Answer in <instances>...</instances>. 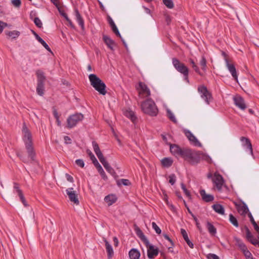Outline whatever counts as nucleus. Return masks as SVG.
Instances as JSON below:
<instances>
[{"label":"nucleus","instance_id":"nucleus-1","mask_svg":"<svg viewBox=\"0 0 259 259\" xmlns=\"http://www.w3.org/2000/svg\"><path fill=\"white\" fill-rule=\"evenodd\" d=\"M171 153L176 157H181L192 165L197 164L201 160L211 163L212 160L207 154L200 151L192 150L188 148H181L177 144H169Z\"/></svg>","mask_w":259,"mask_h":259},{"label":"nucleus","instance_id":"nucleus-2","mask_svg":"<svg viewBox=\"0 0 259 259\" xmlns=\"http://www.w3.org/2000/svg\"><path fill=\"white\" fill-rule=\"evenodd\" d=\"M22 131L23 133L22 140L24 143L28 157L24 156L20 152H17L16 155L24 163H28L29 159L31 161L34 162L36 161V153L33 147L32 136L25 123H23Z\"/></svg>","mask_w":259,"mask_h":259},{"label":"nucleus","instance_id":"nucleus-3","mask_svg":"<svg viewBox=\"0 0 259 259\" xmlns=\"http://www.w3.org/2000/svg\"><path fill=\"white\" fill-rule=\"evenodd\" d=\"M135 231L137 236L141 239L147 248V255L149 259H154L159 253L157 247L150 244L149 241L139 227L136 226Z\"/></svg>","mask_w":259,"mask_h":259},{"label":"nucleus","instance_id":"nucleus-4","mask_svg":"<svg viewBox=\"0 0 259 259\" xmlns=\"http://www.w3.org/2000/svg\"><path fill=\"white\" fill-rule=\"evenodd\" d=\"M89 78L91 85L98 91L100 94L102 95H105L106 94V85L99 77L95 74H91L89 75Z\"/></svg>","mask_w":259,"mask_h":259},{"label":"nucleus","instance_id":"nucleus-5","mask_svg":"<svg viewBox=\"0 0 259 259\" xmlns=\"http://www.w3.org/2000/svg\"><path fill=\"white\" fill-rule=\"evenodd\" d=\"M142 111L151 116L157 115L158 110L155 102L151 99H148L141 104Z\"/></svg>","mask_w":259,"mask_h":259},{"label":"nucleus","instance_id":"nucleus-6","mask_svg":"<svg viewBox=\"0 0 259 259\" xmlns=\"http://www.w3.org/2000/svg\"><path fill=\"white\" fill-rule=\"evenodd\" d=\"M36 75L37 76L36 93L39 96H42L44 95L45 82L46 77L44 72L40 70L36 71Z\"/></svg>","mask_w":259,"mask_h":259},{"label":"nucleus","instance_id":"nucleus-7","mask_svg":"<svg viewBox=\"0 0 259 259\" xmlns=\"http://www.w3.org/2000/svg\"><path fill=\"white\" fill-rule=\"evenodd\" d=\"M83 118V115L81 113H76L68 117L67 120V126L71 128L76 125L77 123L81 121Z\"/></svg>","mask_w":259,"mask_h":259},{"label":"nucleus","instance_id":"nucleus-8","mask_svg":"<svg viewBox=\"0 0 259 259\" xmlns=\"http://www.w3.org/2000/svg\"><path fill=\"white\" fill-rule=\"evenodd\" d=\"M198 92L200 94V96L207 104H209L210 102L212 100L211 93L209 92L205 85H200L198 88Z\"/></svg>","mask_w":259,"mask_h":259},{"label":"nucleus","instance_id":"nucleus-9","mask_svg":"<svg viewBox=\"0 0 259 259\" xmlns=\"http://www.w3.org/2000/svg\"><path fill=\"white\" fill-rule=\"evenodd\" d=\"M172 63L175 68L180 73L184 74L189 72V68L185 64L176 58L172 59Z\"/></svg>","mask_w":259,"mask_h":259},{"label":"nucleus","instance_id":"nucleus-10","mask_svg":"<svg viewBox=\"0 0 259 259\" xmlns=\"http://www.w3.org/2000/svg\"><path fill=\"white\" fill-rule=\"evenodd\" d=\"M212 180L214 186L217 188L218 191L221 192L222 190V187L225 184V180L223 176L219 173L215 172Z\"/></svg>","mask_w":259,"mask_h":259},{"label":"nucleus","instance_id":"nucleus-11","mask_svg":"<svg viewBox=\"0 0 259 259\" xmlns=\"http://www.w3.org/2000/svg\"><path fill=\"white\" fill-rule=\"evenodd\" d=\"M184 133L191 144L195 146L199 147L202 146L201 143L197 140L196 137L194 136V135L189 130H185L184 131Z\"/></svg>","mask_w":259,"mask_h":259},{"label":"nucleus","instance_id":"nucleus-12","mask_svg":"<svg viewBox=\"0 0 259 259\" xmlns=\"http://www.w3.org/2000/svg\"><path fill=\"white\" fill-rule=\"evenodd\" d=\"M14 193L18 195L20 201L25 207H27L28 205L23 194L22 191L20 189L19 184L17 183H14Z\"/></svg>","mask_w":259,"mask_h":259},{"label":"nucleus","instance_id":"nucleus-13","mask_svg":"<svg viewBox=\"0 0 259 259\" xmlns=\"http://www.w3.org/2000/svg\"><path fill=\"white\" fill-rule=\"evenodd\" d=\"M233 101L235 105L241 110H244L247 108L245 101L241 96L237 95L234 97Z\"/></svg>","mask_w":259,"mask_h":259},{"label":"nucleus","instance_id":"nucleus-14","mask_svg":"<svg viewBox=\"0 0 259 259\" xmlns=\"http://www.w3.org/2000/svg\"><path fill=\"white\" fill-rule=\"evenodd\" d=\"M238 212L242 215H245L249 212V209L247 205L243 201L241 203H234Z\"/></svg>","mask_w":259,"mask_h":259},{"label":"nucleus","instance_id":"nucleus-15","mask_svg":"<svg viewBox=\"0 0 259 259\" xmlns=\"http://www.w3.org/2000/svg\"><path fill=\"white\" fill-rule=\"evenodd\" d=\"M66 193L68 196L70 201L73 202L74 204L78 205L79 203L77 196L75 192L73 191V188H69L66 190Z\"/></svg>","mask_w":259,"mask_h":259},{"label":"nucleus","instance_id":"nucleus-16","mask_svg":"<svg viewBox=\"0 0 259 259\" xmlns=\"http://www.w3.org/2000/svg\"><path fill=\"white\" fill-rule=\"evenodd\" d=\"M241 142H242V145L243 147L248 149L249 151V153L253 156V149L250 140L248 138L245 137H241L240 139Z\"/></svg>","mask_w":259,"mask_h":259},{"label":"nucleus","instance_id":"nucleus-17","mask_svg":"<svg viewBox=\"0 0 259 259\" xmlns=\"http://www.w3.org/2000/svg\"><path fill=\"white\" fill-rule=\"evenodd\" d=\"M226 67L229 72L231 73L234 79L238 82V74L235 65L233 63H230L229 60H226Z\"/></svg>","mask_w":259,"mask_h":259},{"label":"nucleus","instance_id":"nucleus-18","mask_svg":"<svg viewBox=\"0 0 259 259\" xmlns=\"http://www.w3.org/2000/svg\"><path fill=\"white\" fill-rule=\"evenodd\" d=\"M244 228L246 231V238L247 240L255 246L259 245V241L257 239L254 238L248 228L246 226Z\"/></svg>","mask_w":259,"mask_h":259},{"label":"nucleus","instance_id":"nucleus-19","mask_svg":"<svg viewBox=\"0 0 259 259\" xmlns=\"http://www.w3.org/2000/svg\"><path fill=\"white\" fill-rule=\"evenodd\" d=\"M103 40L104 43L106 45L107 47L111 51H114V47L115 46L116 44L115 41L112 39L108 35L103 34Z\"/></svg>","mask_w":259,"mask_h":259},{"label":"nucleus","instance_id":"nucleus-20","mask_svg":"<svg viewBox=\"0 0 259 259\" xmlns=\"http://www.w3.org/2000/svg\"><path fill=\"white\" fill-rule=\"evenodd\" d=\"M107 21L108 23L109 24L113 32L115 34V35L119 37L120 38H121V35H120V33L115 25V23L114 22L112 19L111 18L110 16H107Z\"/></svg>","mask_w":259,"mask_h":259},{"label":"nucleus","instance_id":"nucleus-21","mask_svg":"<svg viewBox=\"0 0 259 259\" xmlns=\"http://www.w3.org/2000/svg\"><path fill=\"white\" fill-rule=\"evenodd\" d=\"M74 13L76 20L78 22V25L80 26L81 29L82 30H84L85 28L84 20L77 9L75 8L74 9Z\"/></svg>","mask_w":259,"mask_h":259},{"label":"nucleus","instance_id":"nucleus-22","mask_svg":"<svg viewBox=\"0 0 259 259\" xmlns=\"http://www.w3.org/2000/svg\"><path fill=\"white\" fill-rule=\"evenodd\" d=\"M32 33L34 35L36 39L42 45V46L49 52H51V50L48 45L46 42V41L42 39L37 33L35 31L33 30H31Z\"/></svg>","mask_w":259,"mask_h":259},{"label":"nucleus","instance_id":"nucleus-23","mask_svg":"<svg viewBox=\"0 0 259 259\" xmlns=\"http://www.w3.org/2000/svg\"><path fill=\"white\" fill-rule=\"evenodd\" d=\"M103 240L105 243L106 250L107 252V256L108 259H111L113 255L114 251L111 245L108 242L106 238H104Z\"/></svg>","mask_w":259,"mask_h":259},{"label":"nucleus","instance_id":"nucleus-24","mask_svg":"<svg viewBox=\"0 0 259 259\" xmlns=\"http://www.w3.org/2000/svg\"><path fill=\"white\" fill-rule=\"evenodd\" d=\"M200 194L202 197V199L204 202H209L214 200V196L212 195L206 194L205 191L203 189L200 191Z\"/></svg>","mask_w":259,"mask_h":259},{"label":"nucleus","instance_id":"nucleus-25","mask_svg":"<svg viewBox=\"0 0 259 259\" xmlns=\"http://www.w3.org/2000/svg\"><path fill=\"white\" fill-rule=\"evenodd\" d=\"M181 233L185 240V241L186 242L188 245L191 248H194V244L189 239L188 234L186 232V231L184 229H181Z\"/></svg>","mask_w":259,"mask_h":259},{"label":"nucleus","instance_id":"nucleus-26","mask_svg":"<svg viewBox=\"0 0 259 259\" xmlns=\"http://www.w3.org/2000/svg\"><path fill=\"white\" fill-rule=\"evenodd\" d=\"M117 200V198L114 194H110L105 197L104 200L109 206L112 205Z\"/></svg>","mask_w":259,"mask_h":259},{"label":"nucleus","instance_id":"nucleus-27","mask_svg":"<svg viewBox=\"0 0 259 259\" xmlns=\"http://www.w3.org/2000/svg\"><path fill=\"white\" fill-rule=\"evenodd\" d=\"M188 61L190 64L191 65L192 68L194 69L196 73L198 74L201 76H203L204 75V74L200 71L198 66L196 65L193 59L189 58Z\"/></svg>","mask_w":259,"mask_h":259},{"label":"nucleus","instance_id":"nucleus-28","mask_svg":"<svg viewBox=\"0 0 259 259\" xmlns=\"http://www.w3.org/2000/svg\"><path fill=\"white\" fill-rule=\"evenodd\" d=\"M131 259H139L140 256V252L136 248H132L128 253Z\"/></svg>","mask_w":259,"mask_h":259},{"label":"nucleus","instance_id":"nucleus-29","mask_svg":"<svg viewBox=\"0 0 259 259\" xmlns=\"http://www.w3.org/2000/svg\"><path fill=\"white\" fill-rule=\"evenodd\" d=\"M237 245L243 254L249 251L246 245L239 239H236Z\"/></svg>","mask_w":259,"mask_h":259},{"label":"nucleus","instance_id":"nucleus-30","mask_svg":"<svg viewBox=\"0 0 259 259\" xmlns=\"http://www.w3.org/2000/svg\"><path fill=\"white\" fill-rule=\"evenodd\" d=\"M162 165L164 167H169L173 163V160L171 158L164 157L161 160Z\"/></svg>","mask_w":259,"mask_h":259},{"label":"nucleus","instance_id":"nucleus-31","mask_svg":"<svg viewBox=\"0 0 259 259\" xmlns=\"http://www.w3.org/2000/svg\"><path fill=\"white\" fill-rule=\"evenodd\" d=\"M206 228L209 234L211 236H215L217 234V229L215 227L209 222H207L206 223Z\"/></svg>","mask_w":259,"mask_h":259},{"label":"nucleus","instance_id":"nucleus-32","mask_svg":"<svg viewBox=\"0 0 259 259\" xmlns=\"http://www.w3.org/2000/svg\"><path fill=\"white\" fill-rule=\"evenodd\" d=\"M104 167H105L106 170L114 177L115 179H117L118 177V175H117L114 169L110 165V164L108 163L104 165Z\"/></svg>","mask_w":259,"mask_h":259},{"label":"nucleus","instance_id":"nucleus-33","mask_svg":"<svg viewBox=\"0 0 259 259\" xmlns=\"http://www.w3.org/2000/svg\"><path fill=\"white\" fill-rule=\"evenodd\" d=\"M213 210L217 213L220 214H224L225 213L224 208L222 205L220 204H214L212 206Z\"/></svg>","mask_w":259,"mask_h":259},{"label":"nucleus","instance_id":"nucleus-34","mask_svg":"<svg viewBox=\"0 0 259 259\" xmlns=\"http://www.w3.org/2000/svg\"><path fill=\"white\" fill-rule=\"evenodd\" d=\"M96 168H97L98 172L101 175L102 178L104 181H107L108 180V177L106 175L105 171H104V170H103L102 166L100 165V164L98 165L97 166H96Z\"/></svg>","mask_w":259,"mask_h":259},{"label":"nucleus","instance_id":"nucleus-35","mask_svg":"<svg viewBox=\"0 0 259 259\" xmlns=\"http://www.w3.org/2000/svg\"><path fill=\"white\" fill-rule=\"evenodd\" d=\"M139 86L142 91L146 94V96L149 97L150 96L151 93L149 89L148 88L147 85H146L145 83L140 82L139 83Z\"/></svg>","mask_w":259,"mask_h":259},{"label":"nucleus","instance_id":"nucleus-36","mask_svg":"<svg viewBox=\"0 0 259 259\" xmlns=\"http://www.w3.org/2000/svg\"><path fill=\"white\" fill-rule=\"evenodd\" d=\"M116 183L118 187L123 185L124 186H130L131 185V182L128 179H121L116 180Z\"/></svg>","mask_w":259,"mask_h":259},{"label":"nucleus","instance_id":"nucleus-37","mask_svg":"<svg viewBox=\"0 0 259 259\" xmlns=\"http://www.w3.org/2000/svg\"><path fill=\"white\" fill-rule=\"evenodd\" d=\"M5 33L9 37H12L13 38H16L18 37L20 34L19 31H6Z\"/></svg>","mask_w":259,"mask_h":259},{"label":"nucleus","instance_id":"nucleus-38","mask_svg":"<svg viewBox=\"0 0 259 259\" xmlns=\"http://www.w3.org/2000/svg\"><path fill=\"white\" fill-rule=\"evenodd\" d=\"M87 153H88V155H89L91 160L92 161V162L95 167L96 166H97L98 165L100 164V163H99L97 158L95 157V155L92 153V152L91 151L88 150Z\"/></svg>","mask_w":259,"mask_h":259},{"label":"nucleus","instance_id":"nucleus-39","mask_svg":"<svg viewBox=\"0 0 259 259\" xmlns=\"http://www.w3.org/2000/svg\"><path fill=\"white\" fill-rule=\"evenodd\" d=\"M200 65L201 67L202 70L205 72L206 71L207 69V65H206V60L204 56H202L201 60L200 61Z\"/></svg>","mask_w":259,"mask_h":259},{"label":"nucleus","instance_id":"nucleus-40","mask_svg":"<svg viewBox=\"0 0 259 259\" xmlns=\"http://www.w3.org/2000/svg\"><path fill=\"white\" fill-rule=\"evenodd\" d=\"M166 112H167V117H168V118L171 121H172L174 123H177V120L175 115L172 113V112L169 109H168L166 110Z\"/></svg>","mask_w":259,"mask_h":259},{"label":"nucleus","instance_id":"nucleus-41","mask_svg":"<svg viewBox=\"0 0 259 259\" xmlns=\"http://www.w3.org/2000/svg\"><path fill=\"white\" fill-rule=\"evenodd\" d=\"M229 221L235 227H238L239 224L237 219L231 213L229 214Z\"/></svg>","mask_w":259,"mask_h":259},{"label":"nucleus","instance_id":"nucleus-42","mask_svg":"<svg viewBox=\"0 0 259 259\" xmlns=\"http://www.w3.org/2000/svg\"><path fill=\"white\" fill-rule=\"evenodd\" d=\"M92 145H93L94 151L95 153H96V155L98 154H99L100 153H102V152L100 149L99 145L98 144V143L96 142L93 141L92 142Z\"/></svg>","mask_w":259,"mask_h":259},{"label":"nucleus","instance_id":"nucleus-43","mask_svg":"<svg viewBox=\"0 0 259 259\" xmlns=\"http://www.w3.org/2000/svg\"><path fill=\"white\" fill-rule=\"evenodd\" d=\"M163 3L168 9H172L174 7V4L172 0H163Z\"/></svg>","mask_w":259,"mask_h":259},{"label":"nucleus","instance_id":"nucleus-44","mask_svg":"<svg viewBox=\"0 0 259 259\" xmlns=\"http://www.w3.org/2000/svg\"><path fill=\"white\" fill-rule=\"evenodd\" d=\"M101 163L104 165L108 163L105 159L102 153L97 155Z\"/></svg>","mask_w":259,"mask_h":259},{"label":"nucleus","instance_id":"nucleus-45","mask_svg":"<svg viewBox=\"0 0 259 259\" xmlns=\"http://www.w3.org/2000/svg\"><path fill=\"white\" fill-rule=\"evenodd\" d=\"M181 186L182 189L183 190L184 192L185 193V195L189 198H191V194L190 192L187 189L185 185L183 183L181 184Z\"/></svg>","mask_w":259,"mask_h":259},{"label":"nucleus","instance_id":"nucleus-46","mask_svg":"<svg viewBox=\"0 0 259 259\" xmlns=\"http://www.w3.org/2000/svg\"><path fill=\"white\" fill-rule=\"evenodd\" d=\"M126 116L128 117L133 122H135L137 120V117L135 115L134 112L132 111H130Z\"/></svg>","mask_w":259,"mask_h":259},{"label":"nucleus","instance_id":"nucleus-47","mask_svg":"<svg viewBox=\"0 0 259 259\" xmlns=\"http://www.w3.org/2000/svg\"><path fill=\"white\" fill-rule=\"evenodd\" d=\"M169 183L173 185L175 184L176 181V177L174 174H171L169 176Z\"/></svg>","mask_w":259,"mask_h":259},{"label":"nucleus","instance_id":"nucleus-48","mask_svg":"<svg viewBox=\"0 0 259 259\" xmlns=\"http://www.w3.org/2000/svg\"><path fill=\"white\" fill-rule=\"evenodd\" d=\"M152 227L153 229L155 231L156 233L158 234H160L161 233V230L160 228L157 225L156 223H152Z\"/></svg>","mask_w":259,"mask_h":259},{"label":"nucleus","instance_id":"nucleus-49","mask_svg":"<svg viewBox=\"0 0 259 259\" xmlns=\"http://www.w3.org/2000/svg\"><path fill=\"white\" fill-rule=\"evenodd\" d=\"M34 23L35 25L38 28H41L42 26V24L41 20L38 17H35L34 19Z\"/></svg>","mask_w":259,"mask_h":259},{"label":"nucleus","instance_id":"nucleus-50","mask_svg":"<svg viewBox=\"0 0 259 259\" xmlns=\"http://www.w3.org/2000/svg\"><path fill=\"white\" fill-rule=\"evenodd\" d=\"M75 163L78 166L80 167H83L84 166V163L82 159H78L75 160Z\"/></svg>","mask_w":259,"mask_h":259},{"label":"nucleus","instance_id":"nucleus-51","mask_svg":"<svg viewBox=\"0 0 259 259\" xmlns=\"http://www.w3.org/2000/svg\"><path fill=\"white\" fill-rule=\"evenodd\" d=\"M58 10L60 13V15L62 16L63 17H64L66 21L69 20V18H68L67 14L66 13H65L63 11L61 10V8H59Z\"/></svg>","mask_w":259,"mask_h":259},{"label":"nucleus","instance_id":"nucleus-52","mask_svg":"<svg viewBox=\"0 0 259 259\" xmlns=\"http://www.w3.org/2000/svg\"><path fill=\"white\" fill-rule=\"evenodd\" d=\"M8 26L7 23L4 22L0 20V34L2 33L5 27Z\"/></svg>","mask_w":259,"mask_h":259},{"label":"nucleus","instance_id":"nucleus-53","mask_svg":"<svg viewBox=\"0 0 259 259\" xmlns=\"http://www.w3.org/2000/svg\"><path fill=\"white\" fill-rule=\"evenodd\" d=\"M12 3L13 5L16 7H20L21 5V2L20 0H12Z\"/></svg>","mask_w":259,"mask_h":259},{"label":"nucleus","instance_id":"nucleus-54","mask_svg":"<svg viewBox=\"0 0 259 259\" xmlns=\"http://www.w3.org/2000/svg\"><path fill=\"white\" fill-rule=\"evenodd\" d=\"M208 259H220V257L216 254L213 253H209L207 255Z\"/></svg>","mask_w":259,"mask_h":259},{"label":"nucleus","instance_id":"nucleus-55","mask_svg":"<svg viewBox=\"0 0 259 259\" xmlns=\"http://www.w3.org/2000/svg\"><path fill=\"white\" fill-rule=\"evenodd\" d=\"M164 238L167 240L171 244V245H172V246H174V242L172 241V240L169 238V237L168 236V235L166 234H163V235Z\"/></svg>","mask_w":259,"mask_h":259},{"label":"nucleus","instance_id":"nucleus-56","mask_svg":"<svg viewBox=\"0 0 259 259\" xmlns=\"http://www.w3.org/2000/svg\"><path fill=\"white\" fill-rule=\"evenodd\" d=\"M53 114L57 121H59V116L58 113L56 109H54Z\"/></svg>","mask_w":259,"mask_h":259},{"label":"nucleus","instance_id":"nucleus-57","mask_svg":"<svg viewBox=\"0 0 259 259\" xmlns=\"http://www.w3.org/2000/svg\"><path fill=\"white\" fill-rule=\"evenodd\" d=\"M65 177H66V178L67 179V180L71 183H73L74 180H73V177L70 176V175H69L68 174H65Z\"/></svg>","mask_w":259,"mask_h":259},{"label":"nucleus","instance_id":"nucleus-58","mask_svg":"<svg viewBox=\"0 0 259 259\" xmlns=\"http://www.w3.org/2000/svg\"><path fill=\"white\" fill-rule=\"evenodd\" d=\"M244 255L246 259H253V256L249 251L247 252Z\"/></svg>","mask_w":259,"mask_h":259},{"label":"nucleus","instance_id":"nucleus-59","mask_svg":"<svg viewBox=\"0 0 259 259\" xmlns=\"http://www.w3.org/2000/svg\"><path fill=\"white\" fill-rule=\"evenodd\" d=\"M64 139L65 141V142L66 144H71V140L68 136H64Z\"/></svg>","mask_w":259,"mask_h":259},{"label":"nucleus","instance_id":"nucleus-60","mask_svg":"<svg viewBox=\"0 0 259 259\" xmlns=\"http://www.w3.org/2000/svg\"><path fill=\"white\" fill-rule=\"evenodd\" d=\"M50 1L55 6V7L59 9L60 8L59 4L58 2V0H50Z\"/></svg>","mask_w":259,"mask_h":259},{"label":"nucleus","instance_id":"nucleus-61","mask_svg":"<svg viewBox=\"0 0 259 259\" xmlns=\"http://www.w3.org/2000/svg\"><path fill=\"white\" fill-rule=\"evenodd\" d=\"M184 76V80L187 82L189 83V72L186 73V74H183Z\"/></svg>","mask_w":259,"mask_h":259},{"label":"nucleus","instance_id":"nucleus-62","mask_svg":"<svg viewBox=\"0 0 259 259\" xmlns=\"http://www.w3.org/2000/svg\"><path fill=\"white\" fill-rule=\"evenodd\" d=\"M196 225L197 226V229L199 230L200 233H202V229L201 228V226H200V223L199 222L196 223Z\"/></svg>","mask_w":259,"mask_h":259},{"label":"nucleus","instance_id":"nucleus-63","mask_svg":"<svg viewBox=\"0 0 259 259\" xmlns=\"http://www.w3.org/2000/svg\"><path fill=\"white\" fill-rule=\"evenodd\" d=\"M114 244L115 246H117L118 245V240L116 237H114L113 239Z\"/></svg>","mask_w":259,"mask_h":259},{"label":"nucleus","instance_id":"nucleus-64","mask_svg":"<svg viewBox=\"0 0 259 259\" xmlns=\"http://www.w3.org/2000/svg\"><path fill=\"white\" fill-rule=\"evenodd\" d=\"M248 217H249V218L250 219V222H252L253 221H255L253 218V216L251 214V213L250 212H248Z\"/></svg>","mask_w":259,"mask_h":259}]
</instances>
